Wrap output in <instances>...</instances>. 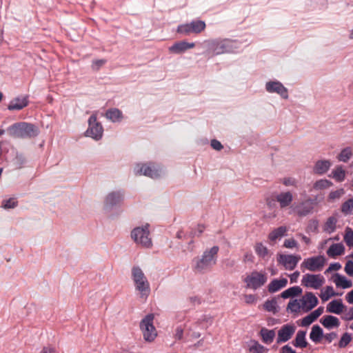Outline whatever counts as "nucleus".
Wrapping results in <instances>:
<instances>
[{"label": "nucleus", "mask_w": 353, "mask_h": 353, "mask_svg": "<svg viewBox=\"0 0 353 353\" xmlns=\"http://www.w3.org/2000/svg\"><path fill=\"white\" fill-rule=\"evenodd\" d=\"M219 248L216 245L203 252L201 257L194 259L192 268L196 273L203 274L210 270L216 263Z\"/></svg>", "instance_id": "f257e3e1"}, {"label": "nucleus", "mask_w": 353, "mask_h": 353, "mask_svg": "<svg viewBox=\"0 0 353 353\" xmlns=\"http://www.w3.org/2000/svg\"><path fill=\"white\" fill-rule=\"evenodd\" d=\"M131 274L135 290L139 292L140 297L147 299L150 294V285L144 272L140 267L134 266Z\"/></svg>", "instance_id": "f03ea898"}, {"label": "nucleus", "mask_w": 353, "mask_h": 353, "mask_svg": "<svg viewBox=\"0 0 353 353\" xmlns=\"http://www.w3.org/2000/svg\"><path fill=\"white\" fill-rule=\"evenodd\" d=\"M7 130L11 137L21 139L34 137L39 134V130L34 125L26 122L14 123Z\"/></svg>", "instance_id": "7ed1b4c3"}, {"label": "nucleus", "mask_w": 353, "mask_h": 353, "mask_svg": "<svg viewBox=\"0 0 353 353\" xmlns=\"http://www.w3.org/2000/svg\"><path fill=\"white\" fill-rule=\"evenodd\" d=\"M205 43L208 52L212 56L234 52L236 48V43L228 39L207 41Z\"/></svg>", "instance_id": "20e7f679"}, {"label": "nucleus", "mask_w": 353, "mask_h": 353, "mask_svg": "<svg viewBox=\"0 0 353 353\" xmlns=\"http://www.w3.org/2000/svg\"><path fill=\"white\" fill-rule=\"evenodd\" d=\"M131 238L137 245L143 248H150L152 245L148 224L134 228L131 232Z\"/></svg>", "instance_id": "39448f33"}, {"label": "nucleus", "mask_w": 353, "mask_h": 353, "mask_svg": "<svg viewBox=\"0 0 353 353\" xmlns=\"http://www.w3.org/2000/svg\"><path fill=\"white\" fill-rule=\"evenodd\" d=\"M154 318V314H149L140 322V329L143 339L148 342L153 341L157 336V330L153 325Z\"/></svg>", "instance_id": "423d86ee"}, {"label": "nucleus", "mask_w": 353, "mask_h": 353, "mask_svg": "<svg viewBox=\"0 0 353 353\" xmlns=\"http://www.w3.org/2000/svg\"><path fill=\"white\" fill-rule=\"evenodd\" d=\"M267 280L268 277L265 272L253 271L248 274L243 281L246 288L255 290L263 286Z\"/></svg>", "instance_id": "0eeeda50"}, {"label": "nucleus", "mask_w": 353, "mask_h": 353, "mask_svg": "<svg viewBox=\"0 0 353 353\" xmlns=\"http://www.w3.org/2000/svg\"><path fill=\"white\" fill-rule=\"evenodd\" d=\"M315 203L310 198L293 205L292 212L299 217H304L313 213Z\"/></svg>", "instance_id": "6e6552de"}, {"label": "nucleus", "mask_w": 353, "mask_h": 353, "mask_svg": "<svg viewBox=\"0 0 353 353\" xmlns=\"http://www.w3.org/2000/svg\"><path fill=\"white\" fill-rule=\"evenodd\" d=\"M205 23L203 21H192L190 23L179 26L177 32L183 35H189L192 33L199 34L205 30Z\"/></svg>", "instance_id": "1a4fd4ad"}, {"label": "nucleus", "mask_w": 353, "mask_h": 353, "mask_svg": "<svg viewBox=\"0 0 353 353\" xmlns=\"http://www.w3.org/2000/svg\"><path fill=\"white\" fill-rule=\"evenodd\" d=\"M136 175H145L152 179L160 176V170L152 163H138L134 168Z\"/></svg>", "instance_id": "9d476101"}, {"label": "nucleus", "mask_w": 353, "mask_h": 353, "mask_svg": "<svg viewBox=\"0 0 353 353\" xmlns=\"http://www.w3.org/2000/svg\"><path fill=\"white\" fill-rule=\"evenodd\" d=\"M326 262L325 258L322 255L305 259L301 265V268L316 272L323 269Z\"/></svg>", "instance_id": "9b49d317"}, {"label": "nucleus", "mask_w": 353, "mask_h": 353, "mask_svg": "<svg viewBox=\"0 0 353 353\" xmlns=\"http://www.w3.org/2000/svg\"><path fill=\"white\" fill-rule=\"evenodd\" d=\"M89 127L86 130V136L95 140H99L103 136V129L101 124L97 121V114H93L88 119Z\"/></svg>", "instance_id": "f8f14e48"}, {"label": "nucleus", "mask_w": 353, "mask_h": 353, "mask_svg": "<svg viewBox=\"0 0 353 353\" xmlns=\"http://www.w3.org/2000/svg\"><path fill=\"white\" fill-rule=\"evenodd\" d=\"M325 283V278L321 274H305L303 276L301 284L309 288L318 290Z\"/></svg>", "instance_id": "ddd939ff"}, {"label": "nucleus", "mask_w": 353, "mask_h": 353, "mask_svg": "<svg viewBox=\"0 0 353 353\" xmlns=\"http://www.w3.org/2000/svg\"><path fill=\"white\" fill-rule=\"evenodd\" d=\"M301 259L300 255L279 254L277 261L287 270H293Z\"/></svg>", "instance_id": "4468645a"}, {"label": "nucleus", "mask_w": 353, "mask_h": 353, "mask_svg": "<svg viewBox=\"0 0 353 353\" xmlns=\"http://www.w3.org/2000/svg\"><path fill=\"white\" fill-rule=\"evenodd\" d=\"M300 299V304L302 307V311L308 312L314 308L319 303L317 297L313 292H307Z\"/></svg>", "instance_id": "2eb2a0df"}, {"label": "nucleus", "mask_w": 353, "mask_h": 353, "mask_svg": "<svg viewBox=\"0 0 353 353\" xmlns=\"http://www.w3.org/2000/svg\"><path fill=\"white\" fill-rule=\"evenodd\" d=\"M296 328L292 323L283 325L278 331L276 343H281L289 341L295 333Z\"/></svg>", "instance_id": "dca6fc26"}, {"label": "nucleus", "mask_w": 353, "mask_h": 353, "mask_svg": "<svg viewBox=\"0 0 353 353\" xmlns=\"http://www.w3.org/2000/svg\"><path fill=\"white\" fill-rule=\"evenodd\" d=\"M265 89L270 93H276L283 99L288 98V90L279 81H268L265 84Z\"/></svg>", "instance_id": "f3484780"}, {"label": "nucleus", "mask_w": 353, "mask_h": 353, "mask_svg": "<svg viewBox=\"0 0 353 353\" xmlns=\"http://www.w3.org/2000/svg\"><path fill=\"white\" fill-rule=\"evenodd\" d=\"M123 199V194L120 192H112L109 193L104 201L106 209H110L113 206L119 204Z\"/></svg>", "instance_id": "a211bd4d"}, {"label": "nucleus", "mask_w": 353, "mask_h": 353, "mask_svg": "<svg viewBox=\"0 0 353 353\" xmlns=\"http://www.w3.org/2000/svg\"><path fill=\"white\" fill-rule=\"evenodd\" d=\"M346 307L341 299H335L330 301L326 306V311L329 313L340 314L344 312Z\"/></svg>", "instance_id": "6ab92c4d"}, {"label": "nucleus", "mask_w": 353, "mask_h": 353, "mask_svg": "<svg viewBox=\"0 0 353 353\" xmlns=\"http://www.w3.org/2000/svg\"><path fill=\"white\" fill-rule=\"evenodd\" d=\"M195 46L194 43H188L184 41L176 42L169 48V51L174 54H181L188 49L193 48Z\"/></svg>", "instance_id": "aec40b11"}, {"label": "nucleus", "mask_w": 353, "mask_h": 353, "mask_svg": "<svg viewBox=\"0 0 353 353\" xmlns=\"http://www.w3.org/2000/svg\"><path fill=\"white\" fill-rule=\"evenodd\" d=\"M276 200L281 208H285L292 203L293 195L290 191L281 192L276 196Z\"/></svg>", "instance_id": "412c9836"}, {"label": "nucleus", "mask_w": 353, "mask_h": 353, "mask_svg": "<svg viewBox=\"0 0 353 353\" xmlns=\"http://www.w3.org/2000/svg\"><path fill=\"white\" fill-rule=\"evenodd\" d=\"M320 323L327 330L337 328L339 327L341 323L337 317L332 315L324 316L321 319Z\"/></svg>", "instance_id": "4be33fe9"}, {"label": "nucleus", "mask_w": 353, "mask_h": 353, "mask_svg": "<svg viewBox=\"0 0 353 353\" xmlns=\"http://www.w3.org/2000/svg\"><path fill=\"white\" fill-rule=\"evenodd\" d=\"M345 250V248L343 243H333L327 250V254L329 257L335 259L339 256L343 255Z\"/></svg>", "instance_id": "5701e85b"}, {"label": "nucleus", "mask_w": 353, "mask_h": 353, "mask_svg": "<svg viewBox=\"0 0 353 353\" xmlns=\"http://www.w3.org/2000/svg\"><path fill=\"white\" fill-rule=\"evenodd\" d=\"M332 280L337 288L347 289L352 286V281L347 279L345 276L341 275L339 273H336L333 276Z\"/></svg>", "instance_id": "b1692460"}, {"label": "nucleus", "mask_w": 353, "mask_h": 353, "mask_svg": "<svg viewBox=\"0 0 353 353\" xmlns=\"http://www.w3.org/2000/svg\"><path fill=\"white\" fill-rule=\"evenodd\" d=\"M288 284V280L285 278L280 279H274L268 285V291L270 293L276 292L285 288Z\"/></svg>", "instance_id": "393cba45"}, {"label": "nucleus", "mask_w": 353, "mask_h": 353, "mask_svg": "<svg viewBox=\"0 0 353 353\" xmlns=\"http://www.w3.org/2000/svg\"><path fill=\"white\" fill-rule=\"evenodd\" d=\"M288 232V228L286 226H280L277 228L274 229L269 234L268 239L271 242H274L277 239H281L283 236H285Z\"/></svg>", "instance_id": "a878e982"}, {"label": "nucleus", "mask_w": 353, "mask_h": 353, "mask_svg": "<svg viewBox=\"0 0 353 353\" xmlns=\"http://www.w3.org/2000/svg\"><path fill=\"white\" fill-rule=\"evenodd\" d=\"M28 104L27 97L16 98L10 101L8 108L10 110H20L26 107Z\"/></svg>", "instance_id": "bb28decb"}, {"label": "nucleus", "mask_w": 353, "mask_h": 353, "mask_svg": "<svg viewBox=\"0 0 353 353\" xmlns=\"http://www.w3.org/2000/svg\"><path fill=\"white\" fill-rule=\"evenodd\" d=\"M338 219L336 216H331L327 219L323 226V230L325 233L332 234L336 230Z\"/></svg>", "instance_id": "cd10ccee"}, {"label": "nucleus", "mask_w": 353, "mask_h": 353, "mask_svg": "<svg viewBox=\"0 0 353 353\" xmlns=\"http://www.w3.org/2000/svg\"><path fill=\"white\" fill-rule=\"evenodd\" d=\"M331 166V163L329 160H321L316 161L315 163L313 171L318 174H323L329 170Z\"/></svg>", "instance_id": "c85d7f7f"}, {"label": "nucleus", "mask_w": 353, "mask_h": 353, "mask_svg": "<svg viewBox=\"0 0 353 353\" xmlns=\"http://www.w3.org/2000/svg\"><path fill=\"white\" fill-rule=\"evenodd\" d=\"M323 329L319 325H314L310 333V339L315 343H318L323 338Z\"/></svg>", "instance_id": "c756f323"}, {"label": "nucleus", "mask_w": 353, "mask_h": 353, "mask_svg": "<svg viewBox=\"0 0 353 353\" xmlns=\"http://www.w3.org/2000/svg\"><path fill=\"white\" fill-rule=\"evenodd\" d=\"M254 250L259 257L268 260L270 256V251L268 248L261 242L256 243Z\"/></svg>", "instance_id": "7c9ffc66"}, {"label": "nucleus", "mask_w": 353, "mask_h": 353, "mask_svg": "<svg viewBox=\"0 0 353 353\" xmlns=\"http://www.w3.org/2000/svg\"><path fill=\"white\" fill-rule=\"evenodd\" d=\"M306 332L303 330H299L297 332L295 339L293 341L292 343L295 347H305L307 345V342L305 339Z\"/></svg>", "instance_id": "2f4dec72"}, {"label": "nucleus", "mask_w": 353, "mask_h": 353, "mask_svg": "<svg viewBox=\"0 0 353 353\" xmlns=\"http://www.w3.org/2000/svg\"><path fill=\"white\" fill-rule=\"evenodd\" d=\"M260 334L263 341L266 344H270L274 341L276 333L274 330L263 327L260 331Z\"/></svg>", "instance_id": "473e14b6"}, {"label": "nucleus", "mask_w": 353, "mask_h": 353, "mask_svg": "<svg viewBox=\"0 0 353 353\" xmlns=\"http://www.w3.org/2000/svg\"><path fill=\"white\" fill-rule=\"evenodd\" d=\"M106 117L111 120L112 122H119L123 118V114L121 110L117 108H112L108 110L105 113Z\"/></svg>", "instance_id": "72a5a7b5"}, {"label": "nucleus", "mask_w": 353, "mask_h": 353, "mask_svg": "<svg viewBox=\"0 0 353 353\" xmlns=\"http://www.w3.org/2000/svg\"><path fill=\"white\" fill-rule=\"evenodd\" d=\"M302 293V289L299 286H294L290 288L281 294V296L283 299H288L298 296Z\"/></svg>", "instance_id": "f704fd0d"}, {"label": "nucleus", "mask_w": 353, "mask_h": 353, "mask_svg": "<svg viewBox=\"0 0 353 353\" xmlns=\"http://www.w3.org/2000/svg\"><path fill=\"white\" fill-rule=\"evenodd\" d=\"M353 156V148L351 147H346L343 148L337 158L339 161L344 163L347 162Z\"/></svg>", "instance_id": "c9c22d12"}, {"label": "nucleus", "mask_w": 353, "mask_h": 353, "mask_svg": "<svg viewBox=\"0 0 353 353\" xmlns=\"http://www.w3.org/2000/svg\"><path fill=\"white\" fill-rule=\"evenodd\" d=\"M332 286H326L321 291L319 296L323 302L328 301L331 297L336 296Z\"/></svg>", "instance_id": "e433bc0d"}, {"label": "nucleus", "mask_w": 353, "mask_h": 353, "mask_svg": "<svg viewBox=\"0 0 353 353\" xmlns=\"http://www.w3.org/2000/svg\"><path fill=\"white\" fill-rule=\"evenodd\" d=\"M300 299H292L289 301L287 310L292 313H297L302 310Z\"/></svg>", "instance_id": "4c0bfd02"}, {"label": "nucleus", "mask_w": 353, "mask_h": 353, "mask_svg": "<svg viewBox=\"0 0 353 353\" xmlns=\"http://www.w3.org/2000/svg\"><path fill=\"white\" fill-rule=\"evenodd\" d=\"M341 211L345 215L353 214V197L347 199L341 205Z\"/></svg>", "instance_id": "58836bf2"}, {"label": "nucleus", "mask_w": 353, "mask_h": 353, "mask_svg": "<svg viewBox=\"0 0 353 353\" xmlns=\"http://www.w3.org/2000/svg\"><path fill=\"white\" fill-rule=\"evenodd\" d=\"M332 184V182L327 179H320L314 183L313 188L316 190H321L330 188Z\"/></svg>", "instance_id": "ea45409f"}, {"label": "nucleus", "mask_w": 353, "mask_h": 353, "mask_svg": "<svg viewBox=\"0 0 353 353\" xmlns=\"http://www.w3.org/2000/svg\"><path fill=\"white\" fill-rule=\"evenodd\" d=\"M263 307L265 310L273 312L274 314L278 312V305L276 299L266 301L263 305Z\"/></svg>", "instance_id": "a19ab883"}, {"label": "nucleus", "mask_w": 353, "mask_h": 353, "mask_svg": "<svg viewBox=\"0 0 353 353\" xmlns=\"http://www.w3.org/2000/svg\"><path fill=\"white\" fill-rule=\"evenodd\" d=\"M250 352L252 353H266L268 350L263 345L259 343L257 341H254L252 345H250Z\"/></svg>", "instance_id": "79ce46f5"}, {"label": "nucleus", "mask_w": 353, "mask_h": 353, "mask_svg": "<svg viewBox=\"0 0 353 353\" xmlns=\"http://www.w3.org/2000/svg\"><path fill=\"white\" fill-rule=\"evenodd\" d=\"M332 176L337 181L341 182L345 179V172L341 166H339L332 171Z\"/></svg>", "instance_id": "37998d69"}, {"label": "nucleus", "mask_w": 353, "mask_h": 353, "mask_svg": "<svg viewBox=\"0 0 353 353\" xmlns=\"http://www.w3.org/2000/svg\"><path fill=\"white\" fill-rule=\"evenodd\" d=\"M343 239L347 246L353 247V230L350 228H345Z\"/></svg>", "instance_id": "c03bdc74"}, {"label": "nucleus", "mask_w": 353, "mask_h": 353, "mask_svg": "<svg viewBox=\"0 0 353 353\" xmlns=\"http://www.w3.org/2000/svg\"><path fill=\"white\" fill-rule=\"evenodd\" d=\"M18 202L14 198H10L2 201L1 206L4 209H13L17 206Z\"/></svg>", "instance_id": "a18cd8bd"}, {"label": "nucleus", "mask_w": 353, "mask_h": 353, "mask_svg": "<svg viewBox=\"0 0 353 353\" xmlns=\"http://www.w3.org/2000/svg\"><path fill=\"white\" fill-rule=\"evenodd\" d=\"M351 340H352L351 335L348 333H345L344 334H343V336H341V338L339 341V347L343 348V347H346L350 343Z\"/></svg>", "instance_id": "49530a36"}, {"label": "nucleus", "mask_w": 353, "mask_h": 353, "mask_svg": "<svg viewBox=\"0 0 353 353\" xmlns=\"http://www.w3.org/2000/svg\"><path fill=\"white\" fill-rule=\"evenodd\" d=\"M283 247L288 249L297 248L298 243L294 238L286 239L283 242Z\"/></svg>", "instance_id": "de8ad7c7"}, {"label": "nucleus", "mask_w": 353, "mask_h": 353, "mask_svg": "<svg viewBox=\"0 0 353 353\" xmlns=\"http://www.w3.org/2000/svg\"><path fill=\"white\" fill-rule=\"evenodd\" d=\"M345 194V190L343 188L339 189L335 191H332L328 196L330 200H335L341 198Z\"/></svg>", "instance_id": "09e8293b"}, {"label": "nucleus", "mask_w": 353, "mask_h": 353, "mask_svg": "<svg viewBox=\"0 0 353 353\" xmlns=\"http://www.w3.org/2000/svg\"><path fill=\"white\" fill-rule=\"evenodd\" d=\"M319 228V221L316 219H312L309 221L307 230L309 232H316Z\"/></svg>", "instance_id": "8fccbe9b"}, {"label": "nucleus", "mask_w": 353, "mask_h": 353, "mask_svg": "<svg viewBox=\"0 0 353 353\" xmlns=\"http://www.w3.org/2000/svg\"><path fill=\"white\" fill-rule=\"evenodd\" d=\"M315 320L312 318V316L309 314L306 316L303 317L301 319V325L303 327H307L311 325Z\"/></svg>", "instance_id": "3c124183"}, {"label": "nucleus", "mask_w": 353, "mask_h": 353, "mask_svg": "<svg viewBox=\"0 0 353 353\" xmlns=\"http://www.w3.org/2000/svg\"><path fill=\"white\" fill-rule=\"evenodd\" d=\"M341 318L345 321L353 320V307H350L348 310L345 309Z\"/></svg>", "instance_id": "603ef678"}, {"label": "nucleus", "mask_w": 353, "mask_h": 353, "mask_svg": "<svg viewBox=\"0 0 353 353\" xmlns=\"http://www.w3.org/2000/svg\"><path fill=\"white\" fill-rule=\"evenodd\" d=\"M344 270L347 275H349L350 276H353V261H347V263L345 265V268H344Z\"/></svg>", "instance_id": "864d4df0"}, {"label": "nucleus", "mask_w": 353, "mask_h": 353, "mask_svg": "<svg viewBox=\"0 0 353 353\" xmlns=\"http://www.w3.org/2000/svg\"><path fill=\"white\" fill-rule=\"evenodd\" d=\"M282 183L285 185V186H294V187H296V185H297V181L294 178H284L282 181Z\"/></svg>", "instance_id": "5fc2aeb1"}, {"label": "nucleus", "mask_w": 353, "mask_h": 353, "mask_svg": "<svg viewBox=\"0 0 353 353\" xmlns=\"http://www.w3.org/2000/svg\"><path fill=\"white\" fill-rule=\"evenodd\" d=\"M105 63V60L104 59H98L94 60L92 62V68L94 70H98Z\"/></svg>", "instance_id": "6e6d98bb"}, {"label": "nucleus", "mask_w": 353, "mask_h": 353, "mask_svg": "<svg viewBox=\"0 0 353 353\" xmlns=\"http://www.w3.org/2000/svg\"><path fill=\"white\" fill-rule=\"evenodd\" d=\"M323 310L324 308L323 307H319L316 310L310 313V314L316 321L323 313Z\"/></svg>", "instance_id": "4d7b16f0"}, {"label": "nucleus", "mask_w": 353, "mask_h": 353, "mask_svg": "<svg viewBox=\"0 0 353 353\" xmlns=\"http://www.w3.org/2000/svg\"><path fill=\"white\" fill-rule=\"evenodd\" d=\"M323 310L324 308L323 307H319L316 310L310 313V314L316 321L323 313Z\"/></svg>", "instance_id": "13d9d810"}, {"label": "nucleus", "mask_w": 353, "mask_h": 353, "mask_svg": "<svg viewBox=\"0 0 353 353\" xmlns=\"http://www.w3.org/2000/svg\"><path fill=\"white\" fill-rule=\"evenodd\" d=\"M211 146L215 150L219 151L223 148V145L220 141L216 139H212L211 141Z\"/></svg>", "instance_id": "bf43d9fd"}, {"label": "nucleus", "mask_w": 353, "mask_h": 353, "mask_svg": "<svg viewBox=\"0 0 353 353\" xmlns=\"http://www.w3.org/2000/svg\"><path fill=\"white\" fill-rule=\"evenodd\" d=\"M323 338L328 342L331 343L332 341L337 338V334L336 332H330L324 334Z\"/></svg>", "instance_id": "052dcab7"}, {"label": "nucleus", "mask_w": 353, "mask_h": 353, "mask_svg": "<svg viewBox=\"0 0 353 353\" xmlns=\"http://www.w3.org/2000/svg\"><path fill=\"white\" fill-rule=\"evenodd\" d=\"M341 268V265L339 263H331L328 268V269L326 270L327 272L330 271H336Z\"/></svg>", "instance_id": "680f3d73"}, {"label": "nucleus", "mask_w": 353, "mask_h": 353, "mask_svg": "<svg viewBox=\"0 0 353 353\" xmlns=\"http://www.w3.org/2000/svg\"><path fill=\"white\" fill-rule=\"evenodd\" d=\"M205 227L203 225H199L197 228L195 229L194 232H192V234L194 236H199L204 231Z\"/></svg>", "instance_id": "e2e57ef3"}, {"label": "nucleus", "mask_w": 353, "mask_h": 353, "mask_svg": "<svg viewBox=\"0 0 353 353\" xmlns=\"http://www.w3.org/2000/svg\"><path fill=\"white\" fill-rule=\"evenodd\" d=\"M300 275V272L299 271H296L294 273L289 275L291 283H296L297 279Z\"/></svg>", "instance_id": "0e129e2a"}, {"label": "nucleus", "mask_w": 353, "mask_h": 353, "mask_svg": "<svg viewBox=\"0 0 353 353\" xmlns=\"http://www.w3.org/2000/svg\"><path fill=\"white\" fill-rule=\"evenodd\" d=\"M245 301L247 303H254L256 301V297L254 295L252 294L245 295Z\"/></svg>", "instance_id": "69168bd1"}, {"label": "nucleus", "mask_w": 353, "mask_h": 353, "mask_svg": "<svg viewBox=\"0 0 353 353\" xmlns=\"http://www.w3.org/2000/svg\"><path fill=\"white\" fill-rule=\"evenodd\" d=\"M281 353H295V351L289 345H284L281 350Z\"/></svg>", "instance_id": "338daca9"}, {"label": "nucleus", "mask_w": 353, "mask_h": 353, "mask_svg": "<svg viewBox=\"0 0 353 353\" xmlns=\"http://www.w3.org/2000/svg\"><path fill=\"white\" fill-rule=\"evenodd\" d=\"M345 300L350 304H353V290L347 293L345 295Z\"/></svg>", "instance_id": "774afa93"}]
</instances>
